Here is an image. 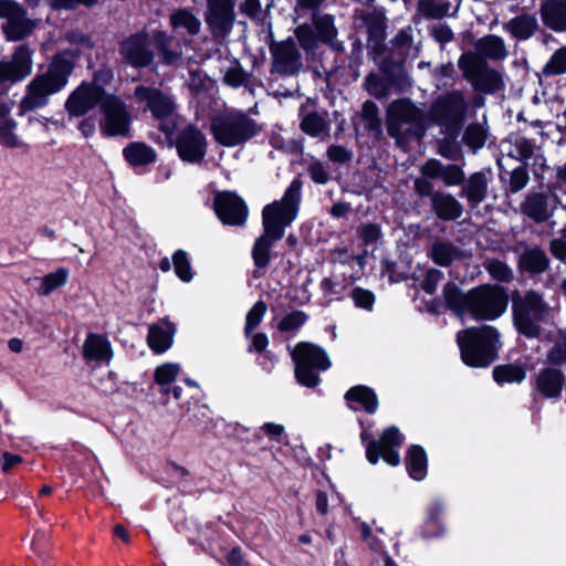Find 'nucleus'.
I'll use <instances>...</instances> for the list:
<instances>
[{
  "label": "nucleus",
  "instance_id": "60",
  "mask_svg": "<svg viewBox=\"0 0 566 566\" xmlns=\"http://www.w3.org/2000/svg\"><path fill=\"white\" fill-rule=\"evenodd\" d=\"M443 274L441 271L432 269L428 271L426 279L423 281V290L432 294L436 292L438 283L442 280Z\"/></svg>",
  "mask_w": 566,
  "mask_h": 566
},
{
  "label": "nucleus",
  "instance_id": "35",
  "mask_svg": "<svg viewBox=\"0 0 566 566\" xmlns=\"http://www.w3.org/2000/svg\"><path fill=\"white\" fill-rule=\"evenodd\" d=\"M279 239H274L271 234L263 231V234L259 237L252 248V258L256 268H266L270 263V252L272 245Z\"/></svg>",
  "mask_w": 566,
  "mask_h": 566
},
{
  "label": "nucleus",
  "instance_id": "58",
  "mask_svg": "<svg viewBox=\"0 0 566 566\" xmlns=\"http://www.w3.org/2000/svg\"><path fill=\"white\" fill-rule=\"evenodd\" d=\"M528 181V175L523 168H516L512 171L510 178V189L513 192H517L523 189Z\"/></svg>",
  "mask_w": 566,
  "mask_h": 566
},
{
  "label": "nucleus",
  "instance_id": "21",
  "mask_svg": "<svg viewBox=\"0 0 566 566\" xmlns=\"http://www.w3.org/2000/svg\"><path fill=\"white\" fill-rule=\"evenodd\" d=\"M273 67L281 74H294L302 67V60L296 44L289 39L271 46Z\"/></svg>",
  "mask_w": 566,
  "mask_h": 566
},
{
  "label": "nucleus",
  "instance_id": "28",
  "mask_svg": "<svg viewBox=\"0 0 566 566\" xmlns=\"http://www.w3.org/2000/svg\"><path fill=\"white\" fill-rule=\"evenodd\" d=\"M124 158L132 166H145L157 158L155 149L142 142H133L123 149Z\"/></svg>",
  "mask_w": 566,
  "mask_h": 566
},
{
  "label": "nucleus",
  "instance_id": "59",
  "mask_svg": "<svg viewBox=\"0 0 566 566\" xmlns=\"http://www.w3.org/2000/svg\"><path fill=\"white\" fill-rule=\"evenodd\" d=\"M327 156L332 161L345 163L352 158V153L343 146L332 145L327 149Z\"/></svg>",
  "mask_w": 566,
  "mask_h": 566
},
{
  "label": "nucleus",
  "instance_id": "38",
  "mask_svg": "<svg viewBox=\"0 0 566 566\" xmlns=\"http://www.w3.org/2000/svg\"><path fill=\"white\" fill-rule=\"evenodd\" d=\"M523 211L526 216L536 222H543L551 216L546 199L542 195H533L527 197L523 206Z\"/></svg>",
  "mask_w": 566,
  "mask_h": 566
},
{
  "label": "nucleus",
  "instance_id": "41",
  "mask_svg": "<svg viewBox=\"0 0 566 566\" xmlns=\"http://www.w3.org/2000/svg\"><path fill=\"white\" fill-rule=\"evenodd\" d=\"M301 129L310 136L317 137L328 130V123L319 113L310 112L303 116Z\"/></svg>",
  "mask_w": 566,
  "mask_h": 566
},
{
  "label": "nucleus",
  "instance_id": "46",
  "mask_svg": "<svg viewBox=\"0 0 566 566\" xmlns=\"http://www.w3.org/2000/svg\"><path fill=\"white\" fill-rule=\"evenodd\" d=\"M546 76L560 75L566 73V46L554 52L548 62L543 67Z\"/></svg>",
  "mask_w": 566,
  "mask_h": 566
},
{
  "label": "nucleus",
  "instance_id": "44",
  "mask_svg": "<svg viewBox=\"0 0 566 566\" xmlns=\"http://www.w3.org/2000/svg\"><path fill=\"white\" fill-rule=\"evenodd\" d=\"M486 140V128L482 124H471L467 127L463 142L473 150L483 147Z\"/></svg>",
  "mask_w": 566,
  "mask_h": 566
},
{
  "label": "nucleus",
  "instance_id": "53",
  "mask_svg": "<svg viewBox=\"0 0 566 566\" xmlns=\"http://www.w3.org/2000/svg\"><path fill=\"white\" fill-rule=\"evenodd\" d=\"M66 39L71 44L78 46L74 52L66 51L71 57H73L72 63L74 64V60L81 54L82 51L88 50L92 48L91 40L83 33L77 31H72L66 34Z\"/></svg>",
  "mask_w": 566,
  "mask_h": 566
},
{
  "label": "nucleus",
  "instance_id": "61",
  "mask_svg": "<svg viewBox=\"0 0 566 566\" xmlns=\"http://www.w3.org/2000/svg\"><path fill=\"white\" fill-rule=\"evenodd\" d=\"M359 530L363 536V539L368 544V546L374 551H379L382 548L381 543L378 542L373 535H371V528L370 526L361 522L359 525Z\"/></svg>",
  "mask_w": 566,
  "mask_h": 566
},
{
  "label": "nucleus",
  "instance_id": "14",
  "mask_svg": "<svg viewBox=\"0 0 566 566\" xmlns=\"http://www.w3.org/2000/svg\"><path fill=\"white\" fill-rule=\"evenodd\" d=\"M235 19L233 0H207L205 20L214 38H226Z\"/></svg>",
  "mask_w": 566,
  "mask_h": 566
},
{
  "label": "nucleus",
  "instance_id": "22",
  "mask_svg": "<svg viewBox=\"0 0 566 566\" xmlns=\"http://www.w3.org/2000/svg\"><path fill=\"white\" fill-rule=\"evenodd\" d=\"M421 172L429 178H441L447 186H458L464 180V172L457 165L444 166L437 159L428 160Z\"/></svg>",
  "mask_w": 566,
  "mask_h": 566
},
{
  "label": "nucleus",
  "instance_id": "23",
  "mask_svg": "<svg viewBox=\"0 0 566 566\" xmlns=\"http://www.w3.org/2000/svg\"><path fill=\"white\" fill-rule=\"evenodd\" d=\"M175 332V325L165 319L149 326L147 336L148 346L158 354L166 352L172 344Z\"/></svg>",
  "mask_w": 566,
  "mask_h": 566
},
{
  "label": "nucleus",
  "instance_id": "26",
  "mask_svg": "<svg viewBox=\"0 0 566 566\" xmlns=\"http://www.w3.org/2000/svg\"><path fill=\"white\" fill-rule=\"evenodd\" d=\"M431 203L436 214L442 220H455L463 212L462 205L449 193L433 192Z\"/></svg>",
  "mask_w": 566,
  "mask_h": 566
},
{
  "label": "nucleus",
  "instance_id": "64",
  "mask_svg": "<svg viewBox=\"0 0 566 566\" xmlns=\"http://www.w3.org/2000/svg\"><path fill=\"white\" fill-rule=\"evenodd\" d=\"M551 252L552 254L565 262L566 261V241L562 239H555L551 242Z\"/></svg>",
  "mask_w": 566,
  "mask_h": 566
},
{
  "label": "nucleus",
  "instance_id": "49",
  "mask_svg": "<svg viewBox=\"0 0 566 566\" xmlns=\"http://www.w3.org/2000/svg\"><path fill=\"white\" fill-rule=\"evenodd\" d=\"M484 268L494 280L509 282L513 277L512 270L500 260H488L484 263Z\"/></svg>",
  "mask_w": 566,
  "mask_h": 566
},
{
  "label": "nucleus",
  "instance_id": "10",
  "mask_svg": "<svg viewBox=\"0 0 566 566\" xmlns=\"http://www.w3.org/2000/svg\"><path fill=\"white\" fill-rule=\"evenodd\" d=\"M468 105L460 92H453L438 98L431 106L429 116L432 123L439 125L443 133H458L467 112Z\"/></svg>",
  "mask_w": 566,
  "mask_h": 566
},
{
  "label": "nucleus",
  "instance_id": "3",
  "mask_svg": "<svg viewBox=\"0 0 566 566\" xmlns=\"http://www.w3.org/2000/svg\"><path fill=\"white\" fill-rule=\"evenodd\" d=\"M463 363L471 367H486L496 358L500 333L490 325L471 327L457 334Z\"/></svg>",
  "mask_w": 566,
  "mask_h": 566
},
{
  "label": "nucleus",
  "instance_id": "5",
  "mask_svg": "<svg viewBox=\"0 0 566 566\" xmlns=\"http://www.w3.org/2000/svg\"><path fill=\"white\" fill-rule=\"evenodd\" d=\"M300 200L301 185L297 180H294L280 200H275L263 208V231L274 239H282L285 228L297 217Z\"/></svg>",
  "mask_w": 566,
  "mask_h": 566
},
{
  "label": "nucleus",
  "instance_id": "39",
  "mask_svg": "<svg viewBox=\"0 0 566 566\" xmlns=\"http://www.w3.org/2000/svg\"><path fill=\"white\" fill-rule=\"evenodd\" d=\"M537 27L536 19L532 15H521L512 19L505 29L515 38L527 39L530 38Z\"/></svg>",
  "mask_w": 566,
  "mask_h": 566
},
{
  "label": "nucleus",
  "instance_id": "31",
  "mask_svg": "<svg viewBox=\"0 0 566 566\" xmlns=\"http://www.w3.org/2000/svg\"><path fill=\"white\" fill-rule=\"evenodd\" d=\"M475 49L478 55H483L491 60H501L506 56V48L504 41L496 35H488L480 39Z\"/></svg>",
  "mask_w": 566,
  "mask_h": 566
},
{
  "label": "nucleus",
  "instance_id": "27",
  "mask_svg": "<svg viewBox=\"0 0 566 566\" xmlns=\"http://www.w3.org/2000/svg\"><path fill=\"white\" fill-rule=\"evenodd\" d=\"M564 375L560 370L546 368L536 378L537 389L546 397H557L563 388Z\"/></svg>",
  "mask_w": 566,
  "mask_h": 566
},
{
  "label": "nucleus",
  "instance_id": "32",
  "mask_svg": "<svg viewBox=\"0 0 566 566\" xmlns=\"http://www.w3.org/2000/svg\"><path fill=\"white\" fill-rule=\"evenodd\" d=\"M406 467L410 476L415 480H422L427 474V454L419 446H413L408 450Z\"/></svg>",
  "mask_w": 566,
  "mask_h": 566
},
{
  "label": "nucleus",
  "instance_id": "15",
  "mask_svg": "<svg viewBox=\"0 0 566 566\" xmlns=\"http://www.w3.org/2000/svg\"><path fill=\"white\" fill-rule=\"evenodd\" d=\"M402 443V434L395 427L386 429L378 441H370L367 446L366 457L369 463L376 464L382 458L388 464L396 467L400 462L396 448Z\"/></svg>",
  "mask_w": 566,
  "mask_h": 566
},
{
  "label": "nucleus",
  "instance_id": "7",
  "mask_svg": "<svg viewBox=\"0 0 566 566\" xmlns=\"http://www.w3.org/2000/svg\"><path fill=\"white\" fill-rule=\"evenodd\" d=\"M291 355L297 381L308 388L316 387L319 384L317 373L327 370L332 365L327 353L312 343L296 344Z\"/></svg>",
  "mask_w": 566,
  "mask_h": 566
},
{
  "label": "nucleus",
  "instance_id": "25",
  "mask_svg": "<svg viewBox=\"0 0 566 566\" xmlns=\"http://www.w3.org/2000/svg\"><path fill=\"white\" fill-rule=\"evenodd\" d=\"M541 13L544 23L551 29L566 30V0H545Z\"/></svg>",
  "mask_w": 566,
  "mask_h": 566
},
{
  "label": "nucleus",
  "instance_id": "20",
  "mask_svg": "<svg viewBox=\"0 0 566 566\" xmlns=\"http://www.w3.org/2000/svg\"><path fill=\"white\" fill-rule=\"evenodd\" d=\"M120 55L133 66L148 65L153 61L154 54L149 49L147 34L137 33L124 40L120 44Z\"/></svg>",
  "mask_w": 566,
  "mask_h": 566
},
{
  "label": "nucleus",
  "instance_id": "36",
  "mask_svg": "<svg viewBox=\"0 0 566 566\" xmlns=\"http://www.w3.org/2000/svg\"><path fill=\"white\" fill-rule=\"evenodd\" d=\"M520 264L525 271L542 273L548 266V259L543 250L531 248L521 255Z\"/></svg>",
  "mask_w": 566,
  "mask_h": 566
},
{
  "label": "nucleus",
  "instance_id": "55",
  "mask_svg": "<svg viewBox=\"0 0 566 566\" xmlns=\"http://www.w3.org/2000/svg\"><path fill=\"white\" fill-rule=\"evenodd\" d=\"M295 35L304 50H313L317 45V38L311 27L302 24L295 29Z\"/></svg>",
  "mask_w": 566,
  "mask_h": 566
},
{
  "label": "nucleus",
  "instance_id": "8",
  "mask_svg": "<svg viewBox=\"0 0 566 566\" xmlns=\"http://www.w3.org/2000/svg\"><path fill=\"white\" fill-rule=\"evenodd\" d=\"M134 98L144 105V111H149L151 116L159 122V128L166 135L174 133L176 123L175 99L157 87L138 85L134 91Z\"/></svg>",
  "mask_w": 566,
  "mask_h": 566
},
{
  "label": "nucleus",
  "instance_id": "9",
  "mask_svg": "<svg viewBox=\"0 0 566 566\" xmlns=\"http://www.w3.org/2000/svg\"><path fill=\"white\" fill-rule=\"evenodd\" d=\"M458 65L463 76L476 91L494 93L504 86L502 74L489 67L485 60L476 53H463L458 61Z\"/></svg>",
  "mask_w": 566,
  "mask_h": 566
},
{
  "label": "nucleus",
  "instance_id": "19",
  "mask_svg": "<svg viewBox=\"0 0 566 566\" xmlns=\"http://www.w3.org/2000/svg\"><path fill=\"white\" fill-rule=\"evenodd\" d=\"M32 52L27 45H19L10 62H0V82H19L32 72Z\"/></svg>",
  "mask_w": 566,
  "mask_h": 566
},
{
  "label": "nucleus",
  "instance_id": "40",
  "mask_svg": "<svg viewBox=\"0 0 566 566\" xmlns=\"http://www.w3.org/2000/svg\"><path fill=\"white\" fill-rule=\"evenodd\" d=\"M180 366L174 363H166L155 369L154 378L158 386L161 387L160 392L167 395L169 392L168 386L178 377Z\"/></svg>",
  "mask_w": 566,
  "mask_h": 566
},
{
  "label": "nucleus",
  "instance_id": "57",
  "mask_svg": "<svg viewBox=\"0 0 566 566\" xmlns=\"http://www.w3.org/2000/svg\"><path fill=\"white\" fill-rule=\"evenodd\" d=\"M380 234L381 232L379 227L373 223L364 224L359 228V237L365 244L377 242Z\"/></svg>",
  "mask_w": 566,
  "mask_h": 566
},
{
  "label": "nucleus",
  "instance_id": "37",
  "mask_svg": "<svg viewBox=\"0 0 566 566\" xmlns=\"http://www.w3.org/2000/svg\"><path fill=\"white\" fill-rule=\"evenodd\" d=\"M154 42L164 63L176 64L180 60L181 52L171 50L172 38L166 32L156 31L154 33Z\"/></svg>",
  "mask_w": 566,
  "mask_h": 566
},
{
  "label": "nucleus",
  "instance_id": "11",
  "mask_svg": "<svg viewBox=\"0 0 566 566\" xmlns=\"http://www.w3.org/2000/svg\"><path fill=\"white\" fill-rule=\"evenodd\" d=\"M104 119L101 123V130L106 136H128L132 125V116L127 105L118 96L107 94L102 104Z\"/></svg>",
  "mask_w": 566,
  "mask_h": 566
},
{
  "label": "nucleus",
  "instance_id": "50",
  "mask_svg": "<svg viewBox=\"0 0 566 566\" xmlns=\"http://www.w3.org/2000/svg\"><path fill=\"white\" fill-rule=\"evenodd\" d=\"M265 313L266 305L262 301L256 302L248 312L244 326V332L248 336L259 326Z\"/></svg>",
  "mask_w": 566,
  "mask_h": 566
},
{
  "label": "nucleus",
  "instance_id": "54",
  "mask_svg": "<svg viewBox=\"0 0 566 566\" xmlns=\"http://www.w3.org/2000/svg\"><path fill=\"white\" fill-rule=\"evenodd\" d=\"M350 297L357 307L366 311H370L375 303L374 293L361 287L353 289Z\"/></svg>",
  "mask_w": 566,
  "mask_h": 566
},
{
  "label": "nucleus",
  "instance_id": "52",
  "mask_svg": "<svg viewBox=\"0 0 566 566\" xmlns=\"http://www.w3.org/2000/svg\"><path fill=\"white\" fill-rule=\"evenodd\" d=\"M361 116L366 123V127L370 130H377L380 127V119L378 116V107L371 101H366L363 104Z\"/></svg>",
  "mask_w": 566,
  "mask_h": 566
},
{
  "label": "nucleus",
  "instance_id": "33",
  "mask_svg": "<svg viewBox=\"0 0 566 566\" xmlns=\"http://www.w3.org/2000/svg\"><path fill=\"white\" fill-rule=\"evenodd\" d=\"M488 190V181L483 174H473L465 187L462 189L464 196L471 205H479L485 199Z\"/></svg>",
  "mask_w": 566,
  "mask_h": 566
},
{
  "label": "nucleus",
  "instance_id": "34",
  "mask_svg": "<svg viewBox=\"0 0 566 566\" xmlns=\"http://www.w3.org/2000/svg\"><path fill=\"white\" fill-rule=\"evenodd\" d=\"M170 25L175 30L184 29L196 35L200 31L201 22L189 9L184 8L170 14Z\"/></svg>",
  "mask_w": 566,
  "mask_h": 566
},
{
  "label": "nucleus",
  "instance_id": "16",
  "mask_svg": "<svg viewBox=\"0 0 566 566\" xmlns=\"http://www.w3.org/2000/svg\"><path fill=\"white\" fill-rule=\"evenodd\" d=\"M388 133L394 137L401 134L403 124H411L417 128L423 127L424 114L408 99L392 102L388 107Z\"/></svg>",
  "mask_w": 566,
  "mask_h": 566
},
{
  "label": "nucleus",
  "instance_id": "17",
  "mask_svg": "<svg viewBox=\"0 0 566 566\" xmlns=\"http://www.w3.org/2000/svg\"><path fill=\"white\" fill-rule=\"evenodd\" d=\"M176 148L184 161L200 163L207 153L206 136L197 127L188 125L178 134Z\"/></svg>",
  "mask_w": 566,
  "mask_h": 566
},
{
  "label": "nucleus",
  "instance_id": "6",
  "mask_svg": "<svg viewBox=\"0 0 566 566\" xmlns=\"http://www.w3.org/2000/svg\"><path fill=\"white\" fill-rule=\"evenodd\" d=\"M513 322L522 335L535 338L541 334V323L549 316L551 307L543 296L534 291L515 295L512 302Z\"/></svg>",
  "mask_w": 566,
  "mask_h": 566
},
{
  "label": "nucleus",
  "instance_id": "4",
  "mask_svg": "<svg viewBox=\"0 0 566 566\" xmlns=\"http://www.w3.org/2000/svg\"><path fill=\"white\" fill-rule=\"evenodd\" d=\"M262 127L247 113L240 109H227L213 117L211 134L223 147H237L255 137Z\"/></svg>",
  "mask_w": 566,
  "mask_h": 566
},
{
  "label": "nucleus",
  "instance_id": "51",
  "mask_svg": "<svg viewBox=\"0 0 566 566\" xmlns=\"http://www.w3.org/2000/svg\"><path fill=\"white\" fill-rule=\"evenodd\" d=\"M315 28L322 41H332L336 36L333 18L328 14L315 19Z\"/></svg>",
  "mask_w": 566,
  "mask_h": 566
},
{
  "label": "nucleus",
  "instance_id": "42",
  "mask_svg": "<svg viewBox=\"0 0 566 566\" xmlns=\"http://www.w3.org/2000/svg\"><path fill=\"white\" fill-rule=\"evenodd\" d=\"M67 279L69 271L64 268H60L42 277L38 292L41 295H49L55 289L63 286L67 282Z\"/></svg>",
  "mask_w": 566,
  "mask_h": 566
},
{
  "label": "nucleus",
  "instance_id": "45",
  "mask_svg": "<svg viewBox=\"0 0 566 566\" xmlns=\"http://www.w3.org/2000/svg\"><path fill=\"white\" fill-rule=\"evenodd\" d=\"M17 122L12 118L9 120L0 122V143L9 148L22 147L23 143L14 133Z\"/></svg>",
  "mask_w": 566,
  "mask_h": 566
},
{
  "label": "nucleus",
  "instance_id": "2",
  "mask_svg": "<svg viewBox=\"0 0 566 566\" xmlns=\"http://www.w3.org/2000/svg\"><path fill=\"white\" fill-rule=\"evenodd\" d=\"M73 57L67 52L54 56L48 71L36 75L27 86V93L21 99L20 114L43 107L52 94L61 91L67 83L73 71Z\"/></svg>",
  "mask_w": 566,
  "mask_h": 566
},
{
  "label": "nucleus",
  "instance_id": "18",
  "mask_svg": "<svg viewBox=\"0 0 566 566\" xmlns=\"http://www.w3.org/2000/svg\"><path fill=\"white\" fill-rule=\"evenodd\" d=\"M214 210L219 219L230 226H242L248 217L244 201L233 192L219 193L214 199Z\"/></svg>",
  "mask_w": 566,
  "mask_h": 566
},
{
  "label": "nucleus",
  "instance_id": "29",
  "mask_svg": "<svg viewBox=\"0 0 566 566\" xmlns=\"http://www.w3.org/2000/svg\"><path fill=\"white\" fill-rule=\"evenodd\" d=\"M345 398L353 409L363 408L367 412L373 413L378 407L376 395L365 386H356L350 388L346 392Z\"/></svg>",
  "mask_w": 566,
  "mask_h": 566
},
{
  "label": "nucleus",
  "instance_id": "63",
  "mask_svg": "<svg viewBox=\"0 0 566 566\" xmlns=\"http://www.w3.org/2000/svg\"><path fill=\"white\" fill-rule=\"evenodd\" d=\"M22 458L18 454H12L9 452H3L0 455V465L3 472L10 471L12 468L21 463Z\"/></svg>",
  "mask_w": 566,
  "mask_h": 566
},
{
  "label": "nucleus",
  "instance_id": "24",
  "mask_svg": "<svg viewBox=\"0 0 566 566\" xmlns=\"http://www.w3.org/2000/svg\"><path fill=\"white\" fill-rule=\"evenodd\" d=\"M83 355L87 360L109 363L113 350L107 337L99 334H88L83 344Z\"/></svg>",
  "mask_w": 566,
  "mask_h": 566
},
{
  "label": "nucleus",
  "instance_id": "48",
  "mask_svg": "<svg viewBox=\"0 0 566 566\" xmlns=\"http://www.w3.org/2000/svg\"><path fill=\"white\" fill-rule=\"evenodd\" d=\"M172 263L175 268V273L177 276L184 281L189 282L192 279L191 265L189 262V258L187 253L182 250H178L172 255Z\"/></svg>",
  "mask_w": 566,
  "mask_h": 566
},
{
  "label": "nucleus",
  "instance_id": "47",
  "mask_svg": "<svg viewBox=\"0 0 566 566\" xmlns=\"http://www.w3.org/2000/svg\"><path fill=\"white\" fill-rule=\"evenodd\" d=\"M365 88L376 98H384L388 96L390 85L380 75L371 73L365 78Z\"/></svg>",
  "mask_w": 566,
  "mask_h": 566
},
{
  "label": "nucleus",
  "instance_id": "62",
  "mask_svg": "<svg viewBox=\"0 0 566 566\" xmlns=\"http://www.w3.org/2000/svg\"><path fill=\"white\" fill-rule=\"evenodd\" d=\"M549 361L560 364L566 361V342L557 343L548 354Z\"/></svg>",
  "mask_w": 566,
  "mask_h": 566
},
{
  "label": "nucleus",
  "instance_id": "13",
  "mask_svg": "<svg viewBox=\"0 0 566 566\" xmlns=\"http://www.w3.org/2000/svg\"><path fill=\"white\" fill-rule=\"evenodd\" d=\"M0 17L7 19L2 30L9 41L25 38L35 27V23L27 18L25 10L15 1L0 0Z\"/></svg>",
  "mask_w": 566,
  "mask_h": 566
},
{
  "label": "nucleus",
  "instance_id": "43",
  "mask_svg": "<svg viewBox=\"0 0 566 566\" xmlns=\"http://www.w3.org/2000/svg\"><path fill=\"white\" fill-rule=\"evenodd\" d=\"M493 376L496 382H521L524 380L526 374L521 366L504 365L497 366L493 370Z\"/></svg>",
  "mask_w": 566,
  "mask_h": 566
},
{
  "label": "nucleus",
  "instance_id": "56",
  "mask_svg": "<svg viewBox=\"0 0 566 566\" xmlns=\"http://www.w3.org/2000/svg\"><path fill=\"white\" fill-rule=\"evenodd\" d=\"M306 322V315L303 312H293L284 316L279 323V329L282 332H294Z\"/></svg>",
  "mask_w": 566,
  "mask_h": 566
},
{
  "label": "nucleus",
  "instance_id": "30",
  "mask_svg": "<svg viewBox=\"0 0 566 566\" xmlns=\"http://www.w3.org/2000/svg\"><path fill=\"white\" fill-rule=\"evenodd\" d=\"M430 256L436 264L448 266L452 262L463 259L464 252L449 242L438 241L432 244Z\"/></svg>",
  "mask_w": 566,
  "mask_h": 566
},
{
  "label": "nucleus",
  "instance_id": "12",
  "mask_svg": "<svg viewBox=\"0 0 566 566\" xmlns=\"http://www.w3.org/2000/svg\"><path fill=\"white\" fill-rule=\"evenodd\" d=\"M107 93L95 81L81 83L67 97L64 107L70 117H81L101 106Z\"/></svg>",
  "mask_w": 566,
  "mask_h": 566
},
{
  "label": "nucleus",
  "instance_id": "1",
  "mask_svg": "<svg viewBox=\"0 0 566 566\" xmlns=\"http://www.w3.org/2000/svg\"><path fill=\"white\" fill-rule=\"evenodd\" d=\"M443 297L457 313L468 312L478 321H494L502 316L509 303L505 290L500 285L484 284L463 293L454 283H447Z\"/></svg>",
  "mask_w": 566,
  "mask_h": 566
}]
</instances>
